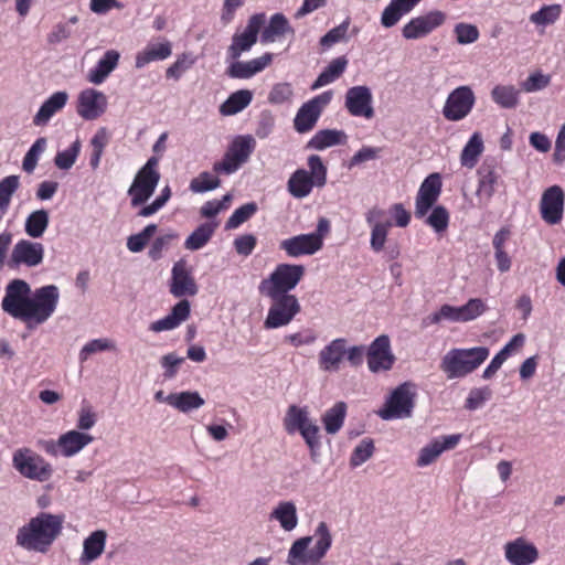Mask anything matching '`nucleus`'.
Returning <instances> with one entry per match:
<instances>
[{
    "label": "nucleus",
    "instance_id": "1",
    "mask_svg": "<svg viewBox=\"0 0 565 565\" xmlns=\"http://www.w3.org/2000/svg\"><path fill=\"white\" fill-rule=\"evenodd\" d=\"M58 301L57 286L45 285L32 290L25 280L15 278L6 286L1 309L13 319L33 328L43 324L54 315Z\"/></svg>",
    "mask_w": 565,
    "mask_h": 565
},
{
    "label": "nucleus",
    "instance_id": "2",
    "mask_svg": "<svg viewBox=\"0 0 565 565\" xmlns=\"http://www.w3.org/2000/svg\"><path fill=\"white\" fill-rule=\"evenodd\" d=\"M64 518L41 512L18 529L15 544L28 552L46 553L62 532Z\"/></svg>",
    "mask_w": 565,
    "mask_h": 565
},
{
    "label": "nucleus",
    "instance_id": "3",
    "mask_svg": "<svg viewBox=\"0 0 565 565\" xmlns=\"http://www.w3.org/2000/svg\"><path fill=\"white\" fill-rule=\"evenodd\" d=\"M490 355L487 347L454 348L440 361L448 380L462 379L479 369Z\"/></svg>",
    "mask_w": 565,
    "mask_h": 565
},
{
    "label": "nucleus",
    "instance_id": "4",
    "mask_svg": "<svg viewBox=\"0 0 565 565\" xmlns=\"http://www.w3.org/2000/svg\"><path fill=\"white\" fill-rule=\"evenodd\" d=\"M308 167L309 171L298 169L288 180V191L296 199L307 198L313 186L322 188L327 183V167L319 156L311 154L308 158Z\"/></svg>",
    "mask_w": 565,
    "mask_h": 565
},
{
    "label": "nucleus",
    "instance_id": "5",
    "mask_svg": "<svg viewBox=\"0 0 565 565\" xmlns=\"http://www.w3.org/2000/svg\"><path fill=\"white\" fill-rule=\"evenodd\" d=\"M306 268L297 264H279L258 286L259 292L265 297L289 294L297 287L305 276Z\"/></svg>",
    "mask_w": 565,
    "mask_h": 565
},
{
    "label": "nucleus",
    "instance_id": "6",
    "mask_svg": "<svg viewBox=\"0 0 565 565\" xmlns=\"http://www.w3.org/2000/svg\"><path fill=\"white\" fill-rule=\"evenodd\" d=\"M282 426L288 435L299 433L310 449L320 446V428L310 418L307 406L290 405L282 418Z\"/></svg>",
    "mask_w": 565,
    "mask_h": 565
},
{
    "label": "nucleus",
    "instance_id": "7",
    "mask_svg": "<svg viewBox=\"0 0 565 565\" xmlns=\"http://www.w3.org/2000/svg\"><path fill=\"white\" fill-rule=\"evenodd\" d=\"M329 230V221L327 218H320L315 232L309 234H299L282 239L279 244V248L292 258H298L305 255H313L322 248L323 238Z\"/></svg>",
    "mask_w": 565,
    "mask_h": 565
},
{
    "label": "nucleus",
    "instance_id": "8",
    "mask_svg": "<svg viewBox=\"0 0 565 565\" xmlns=\"http://www.w3.org/2000/svg\"><path fill=\"white\" fill-rule=\"evenodd\" d=\"M158 166L159 159L154 156L150 157L135 175V179L128 189L131 206L137 207L142 205L154 193L160 181Z\"/></svg>",
    "mask_w": 565,
    "mask_h": 565
},
{
    "label": "nucleus",
    "instance_id": "9",
    "mask_svg": "<svg viewBox=\"0 0 565 565\" xmlns=\"http://www.w3.org/2000/svg\"><path fill=\"white\" fill-rule=\"evenodd\" d=\"M13 468L24 478L43 482L51 478L52 466L30 448L17 449L12 455Z\"/></svg>",
    "mask_w": 565,
    "mask_h": 565
},
{
    "label": "nucleus",
    "instance_id": "10",
    "mask_svg": "<svg viewBox=\"0 0 565 565\" xmlns=\"http://www.w3.org/2000/svg\"><path fill=\"white\" fill-rule=\"evenodd\" d=\"M415 385L405 382L398 385L386 399L379 415L384 420L407 418L412 415L415 398Z\"/></svg>",
    "mask_w": 565,
    "mask_h": 565
},
{
    "label": "nucleus",
    "instance_id": "11",
    "mask_svg": "<svg viewBox=\"0 0 565 565\" xmlns=\"http://www.w3.org/2000/svg\"><path fill=\"white\" fill-rule=\"evenodd\" d=\"M268 298L271 300V305L264 321L266 329L288 326L301 310L300 302L295 295L282 294Z\"/></svg>",
    "mask_w": 565,
    "mask_h": 565
},
{
    "label": "nucleus",
    "instance_id": "12",
    "mask_svg": "<svg viewBox=\"0 0 565 565\" xmlns=\"http://www.w3.org/2000/svg\"><path fill=\"white\" fill-rule=\"evenodd\" d=\"M447 20L445 12L430 10L424 14L413 17L402 28V36L407 41L427 38Z\"/></svg>",
    "mask_w": 565,
    "mask_h": 565
},
{
    "label": "nucleus",
    "instance_id": "13",
    "mask_svg": "<svg viewBox=\"0 0 565 565\" xmlns=\"http://www.w3.org/2000/svg\"><path fill=\"white\" fill-rule=\"evenodd\" d=\"M476 95L468 85H462L449 93L443 107V116L449 121H460L472 110Z\"/></svg>",
    "mask_w": 565,
    "mask_h": 565
},
{
    "label": "nucleus",
    "instance_id": "14",
    "mask_svg": "<svg viewBox=\"0 0 565 565\" xmlns=\"http://www.w3.org/2000/svg\"><path fill=\"white\" fill-rule=\"evenodd\" d=\"M333 97L332 90H327L305 103L297 111L294 119L295 129L300 132L311 130L318 121L322 110L330 104Z\"/></svg>",
    "mask_w": 565,
    "mask_h": 565
},
{
    "label": "nucleus",
    "instance_id": "15",
    "mask_svg": "<svg viewBox=\"0 0 565 565\" xmlns=\"http://www.w3.org/2000/svg\"><path fill=\"white\" fill-rule=\"evenodd\" d=\"M265 20L264 13L254 14L248 19L247 25L242 32L234 33L232 44L227 49V56L231 60H237L244 52H248L253 47Z\"/></svg>",
    "mask_w": 565,
    "mask_h": 565
},
{
    "label": "nucleus",
    "instance_id": "16",
    "mask_svg": "<svg viewBox=\"0 0 565 565\" xmlns=\"http://www.w3.org/2000/svg\"><path fill=\"white\" fill-rule=\"evenodd\" d=\"M44 259V246L42 243L30 239L18 241L10 254L8 265L10 267H38Z\"/></svg>",
    "mask_w": 565,
    "mask_h": 565
},
{
    "label": "nucleus",
    "instance_id": "17",
    "mask_svg": "<svg viewBox=\"0 0 565 565\" xmlns=\"http://www.w3.org/2000/svg\"><path fill=\"white\" fill-rule=\"evenodd\" d=\"M367 367L372 373L385 372L393 367L395 356L391 349L388 335L382 334L370 344L367 352Z\"/></svg>",
    "mask_w": 565,
    "mask_h": 565
},
{
    "label": "nucleus",
    "instance_id": "18",
    "mask_svg": "<svg viewBox=\"0 0 565 565\" xmlns=\"http://www.w3.org/2000/svg\"><path fill=\"white\" fill-rule=\"evenodd\" d=\"M344 106L350 115L371 119L374 116L373 95L367 86L359 85L345 93Z\"/></svg>",
    "mask_w": 565,
    "mask_h": 565
},
{
    "label": "nucleus",
    "instance_id": "19",
    "mask_svg": "<svg viewBox=\"0 0 565 565\" xmlns=\"http://www.w3.org/2000/svg\"><path fill=\"white\" fill-rule=\"evenodd\" d=\"M107 104V97L103 92L86 88L78 94L76 113L85 120H95L106 111Z\"/></svg>",
    "mask_w": 565,
    "mask_h": 565
},
{
    "label": "nucleus",
    "instance_id": "20",
    "mask_svg": "<svg viewBox=\"0 0 565 565\" xmlns=\"http://www.w3.org/2000/svg\"><path fill=\"white\" fill-rule=\"evenodd\" d=\"M478 186L476 196L478 205L486 207L489 205L492 196L495 193L500 174L494 163L484 161L477 170Z\"/></svg>",
    "mask_w": 565,
    "mask_h": 565
},
{
    "label": "nucleus",
    "instance_id": "21",
    "mask_svg": "<svg viewBox=\"0 0 565 565\" xmlns=\"http://www.w3.org/2000/svg\"><path fill=\"white\" fill-rule=\"evenodd\" d=\"M440 192L441 180L439 174H429L419 186L415 202V216L424 217L438 200Z\"/></svg>",
    "mask_w": 565,
    "mask_h": 565
},
{
    "label": "nucleus",
    "instance_id": "22",
    "mask_svg": "<svg viewBox=\"0 0 565 565\" xmlns=\"http://www.w3.org/2000/svg\"><path fill=\"white\" fill-rule=\"evenodd\" d=\"M199 291L198 285L186 262L183 259L174 263L171 270L170 292L175 298L184 296H195Z\"/></svg>",
    "mask_w": 565,
    "mask_h": 565
},
{
    "label": "nucleus",
    "instance_id": "23",
    "mask_svg": "<svg viewBox=\"0 0 565 565\" xmlns=\"http://www.w3.org/2000/svg\"><path fill=\"white\" fill-rule=\"evenodd\" d=\"M565 195L558 185H553L544 191L541 203V216L551 225L558 224L563 218Z\"/></svg>",
    "mask_w": 565,
    "mask_h": 565
},
{
    "label": "nucleus",
    "instance_id": "24",
    "mask_svg": "<svg viewBox=\"0 0 565 565\" xmlns=\"http://www.w3.org/2000/svg\"><path fill=\"white\" fill-rule=\"evenodd\" d=\"M385 211L376 206L365 213V221L371 226L370 246L375 253L383 250L388 230L392 226L390 221H383Z\"/></svg>",
    "mask_w": 565,
    "mask_h": 565
},
{
    "label": "nucleus",
    "instance_id": "25",
    "mask_svg": "<svg viewBox=\"0 0 565 565\" xmlns=\"http://www.w3.org/2000/svg\"><path fill=\"white\" fill-rule=\"evenodd\" d=\"M348 341L337 338L323 347L318 354L319 369L323 372H337L345 359Z\"/></svg>",
    "mask_w": 565,
    "mask_h": 565
},
{
    "label": "nucleus",
    "instance_id": "26",
    "mask_svg": "<svg viewBox=\"0 0 565 565\" xmlns=\"http://www.w3.org/2000/svg\"><path fill=\"white\" fill-rule=\"evenodd\" d=\"M504 556L511 565H531L539 558V551L534 544L518 537L504 545Z\"/></svg>",
    "mask_w": 565,
    "mask_h": 565
},
{
    "label": "nucleus",
    "instance_id": "27",
    "mask_svg": "<svg viewBox=\"0 0 565 565\" xmlns=\"http://www.w3.org/2000/svg\"><path fill=\"white\" fill-rule=\"evenodd\" d=\"M461 435H447L434 439L419 450L417 458L418 467H427L433 463L444 451L454 449L460 441Z\"/></svg>",
    "mask_w": 565,
    "mask_h": 565
},
{
    "label": "nucleus",
    "instance_id": "28",
    "mask_svg": "<svg viewBox=\"0 0 565 565\" xmlns=\"http://www.w3.org/2000/svg\"><path fill=\"white\" fill-rule=\"evenodd\" d=\"M107 542V532L105 530H96L89 533L83 541V550L79 555V565H90L97 561L105 552Z\"/></svg>",
    "mask_w": 565,
    "mask_h": 565
},
{
    "label": "nucleus",
    "instance_id": "29",
    "mask_svg": "<svg viewBox=\"0 0 565 565\" xmlns=\"http://www.w3.org/2000/svg\"><path fill=\"white\" fill-rule=\"evenodd\" d=\"M190 302L185 299L180 300L171 312L162 319L156 320L149 324V330L154 333L170 331L178 328L190 316Z\"/></svg>",
    "mask_w": 565,
    "mask_h": 565
},
{
    "label": "nucleus",
    "instance_id": "30",
    "mask_svg": "<svg viewBox=\"0 0 565 565\" xmlns=\"http://www.w3.org/2000/svg\"><path fill=\"white\" fill-rule=\"evenodd\" d=\"M271 60L273 55L270 53H266L247 62L234 60L235 62L228 66L226 74L232 78H250L266 68Z\"/></svg>",
    "mask_w": 565,
    "mask_h": 565
},
{
    "label": "nucleus",
    "instance_id": "31",
    "mask_svg": "<svg viewBox=\"0 0 565 565\" xmlns=\"http://www.w3.org/2000/svg\"><path fill=\"white\" fill-rule=\"evenodd\" d=\"M171 54L172 44L170 41L151 42L136 54L135 66L140 70L151 62L167 60Z\"/></svg>",
    "mask_w": 565,
    "mask_h": 565
},
{
    "label": "nucleus",
    "instance_id": "32",
    "mask_svg": "<svg viewBox=\"0 0 565 565\" xmlns=\"http://www.w3.org/2000/svg\"><path fill=\"white\" fill-rule=\"evenodd\" d=\"M68 100V94L64 90H58L52 94L39 108L33 117V125L42 127L47 125L51 118L61 111Z\"/></svg>",
    "mask_w": 565,
    "mask_h": 565
},
{
    "label": "nucleus",
    "instance_id": "33",
    "mask_svg": "<svg viewBox=\"0 0 565 565\" xmlns=\"http://www.w3.org/2000/svg\"><path fill=\"white\" fill-rule=\"evenodd\" d=\"M422 0H391L381 13V24L385 29L395 26L401 19L412 12Z\"/></svg>",
    "mask_w": 565,
    "mask_h": 565
},
{
    "label": "nucleus",
    "instance_id": "34",
    "mask_svg": "<svg viewBox=\"0 0 565 565\" xmlns=\"http://www.w3.org/2000/svg\"><path fill=\"white\" fill-rule=\"evenodd\" d=\"M94 437L77 429L68 430L60 436L61 455L70 458L77 455L92 444Z\"/></svg>",
    "mask_w": 565,
    "mask_h": 565
},
{
    "label": "nucleus",
    "instance_id": "35",
    "mask_svg": "<svg viewBox=\"0 0 565 565\" xmlns=\"http://www.w3.org/2000/svg\"><path fill=\"white\" fill-rule=\"evenodd\" d=\"M120 54L116 50H108L97 62L96 66L87 73V79L92 84L100 85L110 73L117 67Z\"/></svg>",
    "mask_w": 565,
    "mask_h": 565
},
{
    "label": "nucleus",
    "instance_id": "36",
    "mask_svg": "<svg viewBox=\"0 0 565 565\" xmlns=\"http://www.w3.org/2000/svg\"><path fill=\"white\" fill-rule=\"evenodd\" d=\"M270 520L279 523L280 527L290 532L298 525L297 508L292 501H280L269 514Z\"/></svg>",
    "mask_w": 565,
    "mask_h": 565
},
{
    "label": "nucleus",
    "instance_id": "37",
    "mask_svg": "<svg viewBox=\"0 0 565 565\" xmlns=\"http://www.w3.org/2000/svg\"><path fill=\"white\" fill-rule=\"evenodd\" d=\"M311 541V536H305L296 540L288 552L287 564L308 565L319 563L320 561L313 557V551L308 550Z\"/></svg>",
    "mask_w": 565,
    "mask_h": 565
},
{
    "label": "nucleus",
    "instance_id": "38",
    "mask_svg": "<svg viewBox=\"0 0 565 565\" xmlns=\"http://www.w3.org/2000/svg\"><path fill=\"white\" fill-rule=\"evenodd\" d=\"M511 231L508 227H501L492 238V246L494 249V258L499 271L507 273L511 269L512 260L505 250L508 241L510 239Z\"/></svg>",
    "mask_w": 565,
    "mask_h": 565
},
{
    "label": "nucleus",
    "instance_id": "39",
    "mask_svg": "<svg viewBox=\"0 0 565 565\" xmlns=\"http://www.w3.org/2000/svg\"><path fill=\"white\" fill-rule=\"evenodd\" d=\"M169 399V406L181 413L196 411L205 404L204 398L196 391L171 393Z\"/></svg>",
    "mask_w": 565,
    "mask_h": 565
},
{
    "label": "nucleus",
    "instance_id": "40",
    "mask_svg": "<svg viewBox=\"0 0 565 565\" xmlns=\"http://www.w3.org/2000/svg\"><path fill=\"white\" fill-rule=\"evenodd\" d=\"M483 151L484 142L482 135L476 131L471 135L460 153V164L465 168L473 169Z\"/></svg>",
    "mask_w": 565,
    "mask_h": 565
},
{
    "label": "nucleus",
    "instance_id": "41",
    "mask_svg": "<svg viewBox=\"0 0 565 565\" xmlns=\"http://www.w3.org/2000/svg\"><path fill=\"white\" fill-rule=\"evenodd\" d=\"M491 98L501 108L513 109L520 103V90L513 85H495Z\"/></svg>",
    "mask_w": 565,
    "mask_h": 565
},
{
    "label": "nucleus",
    "instance_id": "42",
    "mask_svg": "<svg viewBox=\"0 0 565 565\" xmlns=\"http://www.w3.org/2000/svg\"><path fill=\"white\" fill-rule=\"evenodd\" d=\"M50 223L49 212L46 210H35L31 212L24 222V232L31 238H40L45 233Z\"/></svg>",
    "mask_w": 565,
    "mask_h": 565
},
{
    "label": "nucleus",
    "instance_id": "43",
    "mask_svg": "<svg viewBox=\"0 0 565 565\" xmlns=\"http://www.w3.org/2000/svg\"><path fill=\"white\" fill-rule=\"evenodd\" d=\"M253 99V93L248 89L237 90L228 96L221 105L220 113L224 116H233L245 109Z\"/></svg>",
    "mask_w": 565,
    "mask_h": 565
},
{
    "label": "nucleus",
    "instance_id": "44",
    "mask_svg": "<svg viewBox=\"0 0 565 565\" xmlns=\"http://www.w3.org/2000/svg\"><path fill=\"white\" fill-rule=\"evenodd\" d=\"M347 141V135L342 130L324 129L318 131L309 141V147L323 150L326 148L342 145Z\"/></svg>",
    "mask_w": 565,
    "mask_h": 565
},
{
    "label": "nucleus",
    "instance_id": "45",
    "mask_svg": "<svg viewBox=\"0 0 565 565\" xmlns=\"http://www.w3.org/2000/svg\"><path fill=\"white\" fill-rule=\"evenodd\" d=\"M348 60L344 56L337 57L330 62L324 71L317 77L312 84V89H318L322 86L333 83L345 71Z\"/></svg>",
    "mask_w": 565,
    "mask_h": 565
},
{
    "label": "nucleus",
    "instance_id": "46",
    "mask_svg": "<svg viewBox=\"0 0 565 565\" xmlns=\"http://www.w3.org/2000/svg\"><path fill=\"white\" fill-rule=\"evenodd\" d=\"M347 415V405L343 402L335 403L329 408L322 416V423L328 434H337L343 426L344 418Z\"/></svg>",
    "mask_w": 565,
    "mask_h": 565
},
{
    "label": "nucleus",
    "instance_id": "47",
    "mask_svg": "<svg viewBox=\"0 0 565 565\" xmlns=\"http://www.w3.org/2000/svg\"><path fill=\"white\" fill-rule=\"evenodd\" d=\"M217 223H203L193 231L184 242V247L189 250H198L204 247L211 239Z\"/></svg>",
    "mask_w": 565,
    "mask_h": 565
},
{
    "label": "nucleus",
    "instance_id": "48",
    "mask_svg": "<svg viewBox=\"0 0 565 565\" xmlns=\"http://www.w3.org/2000/svg\"><path fill=\"white\" fill-rule=\"evenodd\" d=\"M289 30L290 26L286 17L281 13H276L270 18L269 24L265 26L260 40L263 43H273Z\"/></svg>",
    "mask_w": 565,
    "mask_h": 565
},
{
    "label": "nucleus",
    "instance_id": "49",
    "mask_svg": "<svg viewBox=\"0 0 565 565\" xmlns=\"http://www.w3.org/2000/svg\"><path fill=\"white\" fill-rule=\"evenodd\" d=\"M562 14L561 4L543 6L539 11L530 14L529 20L537 28H546L554 24Z\"/></svg>",
    "mask_w": 565,
    "mask_h": 565
},
{
    "label": "nucleus",
    "instance_id": "50",
    "mask_svg": "<svg viewBox=\"0 0 565 565\" xmlns=\"http://www.w3.org/2000/svg\"><path fill=\"white\" fill-rule=\"evenodd\" d=\"M311 537L316 539V544L312 548L313 557L321 561L332 545V535L327 523L320 522L315 530L313 536Z\"/></svg>",
    "mask_w": 565,
    "mask_h": 565
},
{
    "label": "nucleus",
    "instance_id": "51",
    "mask_svg": "<svg viewBox=\"0 0 565 565\" xmlns=\"http://www.w3.org/2000/svg\"><path fill=\"white\" fill-rule=\"evenodd\" d=\"M254 148L255 139L252 136H238L233 140L227 152L237 159V161L244 163L248 160Z\"/></svg>",
    "mask_w": 565,
    "mask_h": 565
},
{
    "label": "nucleus",
    "instance_id": "52",
    "mask_svg": "<svg viewBox=\"0 0 565 565\" xmlns=\"http://www.w3.org/2000/svg\"><path fill=\"white\" fill-rule=\"evenodd\" d=\"M20 186L18 175H8L0 181V213L6 214L9 210L11 199Z\"/></svg>",
    "mask_w": 565,
    "mask_h": 565
},
{
    "label": "nucleus",
    "instance_id": "53",
    "mask_svg": "<svg viewBox=\"0 0 565 565\" xmlns=\"http://www.w3.org/2000/svg\"><path fill=\"white\" fill-rule=\"evenodd\" d=\"M47 147V140L44 137L38 138L30 149L26 151L22 160V169L26 173H32L39 162L40 157L43 154Z\"/></svg>",
    "mask_w": 565,
    "mask_h": 565
},
{
    "label": "nucleus",
    "instance_id": "54",
    "mask_svg": "<svg viewBox=\"0 0 565 565\" xmlns=\"http://www.w3.org/2000/svg\"><path fill=\"white\" fill-rule=\"evenodd\" d=\"M116 349L115 343L107 338H98L88 341L83 345L78 353V360L81 363L86 362L93 354L113 351Z\"/></svg>",
    "mask_w": 565,
    "mask_h": 565
},
{
    "label": "nucleus",
    "instance_id": "55",
    "mask_svg": "<svg viewBox=\"0 0 565 565\" xmlns=\"http://www.w3.org/2000/svg\"><path fill=\"white\" fill-rule=\"evenodd\" d=\"M81 148L82 143L78 139H76L67 149L56 153L54 158V164L60 170H70L76 162L81 152Z\"/></svg>",
    "mask_w": 565,
    "mask_h": 565
},
{
    "label": "nucleus",
    "instance_id": "56",
    "mask_svg": "<svg viewBox=\"0 0 565 565\" xmlns=\"http://www.w3.org/2000/svg\"><path fill=\"white\" fill-rule=\"evenodd\" d=\"M157 231L156 224H148L141 232L127 238V248L131 253H140Z\"/></svg>",
    "mask_w": 565,
    "mask_h": 565
},
{
    "label": "nucleus",
    "instance_id": "57",
    "mask_svg": "<svg viewBox=\"0 0 565 565\" xmlns=\"http://www.w3.org/2000/svg\"><path fill=\"white\" fill-rule=\"evenodd\" d=\"M257 204L254 202L246 203L236 209L228 217L225 224L226 230H234L249 220L257 212Z\"/></svg>",
    "mask_w": 565,
    "mask_h": 565
},
{
    "label": "nucleus",
    "instance_id": "58",
    "mask_svg": "<svg viewBox=\"0 0 565 565\" xmlns=\"http://www.w3.org/2000/svg\"><path fill=\"white\" fill-rule=\"evenodd\" d=\"M218 186L220 179L205 171L201 172L196 178L192 179L189 188L193 193H204Z\"/></svg>",
    "mask_w": 565,
    "mask_h": 565
},
{
    "label": "nucleus",
    "instance_id": "59",
    "mask_svg": "<svg viewBox=\"0 0 565 565\" xmlns=\"http://www.w3.org/2000/svg\"><path fill=\"white\" fill-rule=\"evenodd\" d=\"M194 63L195 57L191 53H182L177 57L175 62L167 68L166 75L169 78L178 81Z\"/></svg>",
    "mask_w": 565,
    "mask_h": 565
},
{
    "label": "nucleus",
    "instance_id": "60",
    "mask_svg": "<svg viewBox=\"0 0 565 565\" xmlns=\"http://www.w3.org/2000/svg\"><path fill=\"white\" fill-rule=\"evenodd\" d=\"M430 323L437 324L443 321L449 322H462L461 309L460 307H454L450 305H443L438 311L431 313L428 317Z\"/></svg>",
    "mask_w": 565,
    "mask_h": 565
},
{
    "label": "nucleus",
    "instance_id": "61",
    "mask_svg": "<svg viewBox=\"0 0 565 565\" xmlns=\"http://www.w3.org/2000/svg\"><path fill=\"white\" fill-rule=\"evenodd\" d=\"M456 40L461 45L472 44L478 41L480 33L478 28L471 23L460 22L454 28Z\"/></svg>",
    "mask_w": 565,
    "mask_h": 565
},
{
    "label": "nucleus",
    "instance_id": "62",
    "mask_svg": "<svg viewBox=\"0 0 565 565\" xmlns=\"http://www.w3.org/2000/svg\"><path fill=\"white\" fill-rule=\"evenodd\" d=\"M374 452V444L372 439L365 438L356 445L350 458L352 467H359L367 461Z\"/></svg>",
    "mask_w": 565,
    "mask_h": 565
},
{
    "label": "nucleus",
    "instance_id": "63",
    "mask_svg": "<svg viewBox=\"0 0 565 565\" xmlns=\"http://www.w3.org/2000/svg\"><path fill=\"white\" fill-rule=\"evenodd\" d=\"M292 96L294 89L289 83H278L269 92L268 102L274 105H281L291 102Z\"/></svg>",
    "mask_w": 565,
    "mask_h": 565
},
{
    "label": "nucleus",
    "instance_id": "64",
    "mask_svg": "<svg viewBox=\"0 0 565 565\" xmlns=\"http://www.w3.org/2000/svg\"><path fill=\"white\" fill-rule=\"evenodd\" d=\"M551 83V76L542 72H534L522 82L521 87L526 93H534L544 89Z\"/></svg>",
    "mask_w": 565,
    "mask_h": 565
}]
</instances>
